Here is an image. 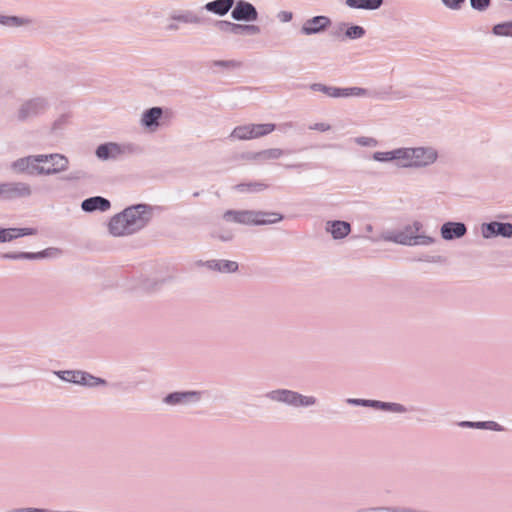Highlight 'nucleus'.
<instances>
[{
  "mask_svg": "<svg viewBox=\"0 0 512 512\" xmlns=\"http://www.w3.org/2000/svg\"><path fill=\"white\" fill-rule=\"evenodd\" d=\"M284 152L279 148H271L266 149L257 153H254L252 155V158L255 160H273V159H279Z\"/></svg>",
  "mask_w": 512,
  "mask_h": 512,
  "instance_id": "obj_28",
  "label": "nucleus"
},
{
  "mask_svg": "<svg viewBox=\"0 0 512 512\" xmlns=\"http://www.w3.org/2000/svg\"><path fill=\"white\" fill-rule=\"evenodd\" d=\"M330 224H337V225H340V224H348L347 222H344V221H333L331 222Z\"/></svg>",
  "mask_w": 512,
  "mask_h": 512,
  "instance_id": "obj_51",
  "label": "nucleus"
},
{
  "mask_svg": "<svg viewBox=\"0 0 512 512\" xmlns=\"http://www.w3.org/2000/svg\"><path fill=\"white\" fill-rule=\"evenodd\" d=\"M490 224L496 225V224H500V223L499 222H491Z\"/></svg>",
  "mask_w": 512,
  "mask_h": 512,
  "instance_id": "obj_53",
  "label": "nucleus"
},
{
  "mask_svg": "<svg viewBox=\"0 0 512 512\" xmlns=\"http://www.w3.org/2000/svg\"><path fill=\"white\" fill-rule=\"evenodd\" d=\"M414 153V148L397 149L396 160H399L404 167H413V164H410V162L413 161Z\"/></svg>",
  "mask_w": 512,
  "mask_h": 512,
  "instance_id": "obj_29",
  "label": "nucleus"
},
{
  "mask_svg": "<svg viewBox=\"0 0 512 512\" xmlns=\"http://www.w3.org/2000/svg\"><path fill=\"white\" fill-rule=\"evenodd\" d=\"M80 370H59L54 371V374L61 380L77 385L78 375Z\"/></svg>",
  "mask_w": 512,
  "mask_h": 512,
  "instance_id": "obj_30",
  "label": "nucleus"
},
{
  "mask_svg": "<svg viewBox=\"0 0 512 512\" xmlns=\"http://www.w3.org/2000/svg\"><path fill=\"white\" fill-rule=\"evenodd\" d=\"M325 233L331 235L335 240L342 239L349 235L351 226H324Z\"/></svg>",
  "mask_w": 512,
  "mask_h": 512,
  "instance_id": "obj_26",
  "label": "nucleus"
},
{
  "mask_svg": "<svg viewBox=\"0 0 512 512\" xmlns=\"http://www.w3.org/2000/svg\"><path fill=\"white\" fill-rule=\"evenodd\" d=\"M446 224L452 225V224H458L457 222H447Z\"/></svg>",
  "mask_w": 512,
  "mask_h": 512,
  "instance_id": "obj_52",
  "label": "nucleus"
},
{
  "mask_svg": "<svg viewBox=\"0 0 512 512\" xmlns=\"http://www.w3.org/2000/svg\"><path fill=\"white\" fill-rule=\"evenodd\" d=\"M355 512H395V508L391 507H370L357 509Z\"/></svg>",
  "mask_w": 512,
  "mask_h": 512,
  "instance_id": "obj_38",
  "label": "nucleus"
},
{
  "mask_svg": "<svg viewBox=\"0 0 512 512\" xmlns=\"http://www.w3.org/2000/svg\"><path fill=\"white\" fill-rule=\"evenodd\" d=\"M265 396L271 401L283 403L294 408L311 407L317 404L316 397L306 396L289 389L272 390L266 393Z\"/></svg>",
  "mask_w": 512,
  "mask_h": 512,
  "instance_id": "obj_3",
  "label": "nucleus"
},
{
  "mask_svg": "<svg viewBox=\"0 0 512 512\" xmlns=\"http://www.w3.org/2000/svg\"><path fill=\"white\" fill-rule=\"evenodd\" d=\"M330 23V20L325 16H316L311 20H308L303 28V33L309 35L313 33H317L327 27Z\"/></svg>",
  "mask_w": 512,
  "mask_h": 512,
  "instance_id": "obj_14",
  "label": "nucleus"
},
{
  "mask_svg": "<svg viewBox=\"0 0 512 512\" xmlns=\"http://www.w3.org/2000/svg\"><path fill=\"white\" fill-rule=\"evenodd\" d=\"M220 26H221L222 30H229L235 34H242L244 32H252V33L258 32V28L254 25H240V24H234V23H230V22H221Z\"/></svg>",
  "mask_w": 512,
  "mask_h": 512,
  "instance_id": "obj_22",
  "label": "nucleus"
},
{
  "mask_svg": "<svg viewBox=\"0 0 512 512\" xmlns=\"http://www.w3.org/2000/svg\"><path fill=\"white\" fill-rule=\"evenodd\" d=\"M397 156V149L389 152H376L373 156V158L377 161H390V160H396Z\"/></svg>",
  "mask_w": 512,
  "mask_h": 512,
  "instance_id": "obj_35",
  "label": "nucleus"
},
{
  "mask_svg": "<svg viewBox=\"0 0 512 512\" xmlns=\"http://www.w3.org/2000/svg\"><path fill=\"white\" fill-rule=\"evenodd\" d=\"M5 512H46L45 508H36V507H24V508H15Z\"/></svg>",
  "mask_w": 512,
  "mask_h": 512,
  "instance_id": "obj_41",
  "label": "nucleus"
},
{
  "mask_svg": "<svg viewBox=\"0 0 512 512\" xmlns=\"http://www.w3.org/2000/svg\"><path fill=\"white\" fill-rule=\"evenodd\" d=\"M482 236L487 239L498 236L497 226H482Z\"/></svg>",
  "mask_w": 512,
  "mask_h": 512,
  "instance_id": "obj_37",
  "label": "nucleus"
},
{
  "mask_svg": "<svg viewBox=\"0 0 512 512\" xmlns=\"http://www.w3.org/2000/svg\"><path fill=\"white\" fill-rule=\"evenodd\" d=\"M311 89L314 91H321L324 94L328 95L329 97H334V98L340 97V88H337V87H330V86H325L323 84L316 83V84L311 85Z\"/></svg>",
  "mask_w": 512,
  "mask_h": 512,
  "instance_id": "obj_31",
  "label": "nucleus"
},
{
  "mask_svg": "<svg viewBox=\"0 0 512 512\" xmlns=\"http://www.w3.org/2000/svg\"><path fill=\"white\" fill-rule=\"evenodd\" d=\"M162 115L161 108L154 107L149 110H147L143 116H142V124L146 127H157L158 126V120L160 119Z\"/></svg>",
  "mask_w": 512,
  "mask_h": 512,
  "instance_id": "obj_21",
  "label": "nucleus"
},
{
  "mask_svg": "<svg viewBox=\"0 0 512 512\" xmlns=\"http://www.w3.org/2000/svg\"><path fill=\"white\" fill-rule=\"evenodd\" d=\"M224 220L226 222H236L240 224H275L282 221L283 217L278 213L227 211L224 215Z\"/></svg>",
  "mask_w": 512,
  "mask_h": 512,
  "instance_id": "obj_2",
  "label": "nucleus"
},
{
  "mask_svg": "<svg viewBox=\"0 0 512 512\" xmlns=\"http://www.w3.org/2000/svg\"><path fill=\"white\" fill-rule=\"evenodd\" d=\"M276 126L273 123L251 124L253 139L260 138L272 133Z\"/></svg>",
  "mask_w": 512,
  "mask_h": 512,
  "instance_id": "obj_27",
  "label": "nucleus"
},
{
  "mask_svg": "<svg viewBox=\"0 0 512 512\" xmlns=\"http://www.w3.org/2000/svg\"><path fill=\"white\" fill-rule=\"evenodd\" d=\"M383 0H346L351 8L374 10L382 5Z\"/></svg>",
  "mask_w": 512,
  "mask_h": 512,
  "instance_id": "obj_23",
  "label": "nucleus"
},
{
  "mask_svg": "<svg viewBox=\"0 0 512 512\" xmlns=\"http://www.w3.org/2000/svg\"><path fill=\"white\" fill-rule=\"evenodd\" d=\"M61 254V250L58 248H47L40 252H21L22 259L25 260H38L44 258H56Z\"/></svg>",
  "mask_w": 512,
  "mask_h": 512,
  "instance_id": "obj_17",
  "label": "nucleus"
},
{
  "mask_svg": "<svg viewBox=\"0 0 512 512\" xmlns=\"http://www.w3.org/2000/svg\"><path fill=\"white\" fill-rule=\"evenodd\" d=\"M234 0H216L206 4V9L219 15L226 14L233 6Z\"/></svg>",
  "mask_w": 512,
  "mask_h": 512,
  "instance_id": "obj_20",
  "label": "nucleus"
},
{
  "mask_svg": "<svg viewBox=\"0 0 512 512\" xmlns=\"http://www.w3.org/2000/svg\"><path fill=\"white\" fill-rule=\"evenodd\" d=\"M31 189L24 183H3L0 184V199L12 200L27 197Z\"/></svg>",
  "mask_w": 512,
  "mask_h": 512,
  "instance_id": "obj_8",
  "label": "nucleus"
},
{
  "mask_svg": "<svg viewBox=\"0 0 512 512\" xmlns=\"http://www.w3.org/2000/svg\"><path fill=\"white\" fill-rule=\"evenodd\" d=\"M498 236L510 238L512 236V226H497Z\"/></svg>",
  "mask_w": 512,
  "mask_h": 512,
  "instance_id": "obj_40",
  "label": "nucleus"
},
{
  "mask_svg": "<svg viewBox=\"0 0 512 512\" xmlns=\"http://www.w3.org/2000/svg\"><path fill=\"white\" fill-rule=\"evenodd\" d=\"M365 31L360 26H352L347 29L346 36L348 38H360L364 35Z\"/></svg>",
  "mask_w": 512,
  "mask_h": 512,
  "instance_id": "obj_36",
  "label": "nucleus"
},
{
  "mask_svg": "<svg viewBox=\"0 0 512 512\" xmlns=\"http://www.w3.org/2000/svg\"><path fill=\"white\" fill-rule=\"evenodd\" d=\"M374 226H365L367 238L373 241L385 240L401 245L417 246L430 245L434 238L423 230V226H393L381 233V235H370Z\"/></svg>",
  "mask_w": 512,
  "mask_h": 512,
  "instance_id": "obj_1",
  "label": "nucleus"
},
{
  "mask_svg": "<svg viewBox=\"0 0 512 512\" xmlns=\"http://www.w3.org/2000/svg\"><path fill=\"white\" fill-rule=\"evenodd\" d=\"M471 6L477 10H484L489 6L490 0H470Z\"/></svg>",
  "mask_w": 512,
  "mask_h": 512,
  "instance_id": "obj_39",
  "label": "nucleus"
},
{
  "mask_svg": "<svg viewBox=\"0 0 512 512\" xmlns=\"http://www.w3.org/2000/svg\"><path fill=\"white\" fill-rule=\"evenodd\" d=\"M122 152L121 146L116 143L100 145L96 150L97 156L101 159L116 158L121 155Z\"/></svg>",
  "mask_w": 512,
  "mask_h": 512,
  "instance_id": "obj_16",
  "label": "nucleus"
},
{
  "mask_svg": "<svg viewBox=\"0 0 512 512\" xmlns=\"http://www.w3.org/2000/svg\"><path fill=\"white\" fill-rule=\"evenodd\" d=\"M230 137L237 140H252L251 124L237 126L233 129Z\"/></svg>",
  "mask_w": 512,
  "mask_h": 512,
  "instance_id": "obj_25",
  "label": "nucleus"
},
{
  "mask_svg": "<svg viewBox=\"0 0 512 512\" xmlns=\"http://www.w3.org/2000/svg\"><path fill=\"white\" fill-rule=\"evenodd\" d=\"M0 23L18 26L22 24V21H20L17 17H0Z\"/></svg>",
  "mask_w": 512,
  "mask_h": 512,
  "instance_id": "obj_42",
  "label": "nucleus"
},
{
  "mask_svg": "<svg viewBox=\"0 0 512 512\" xmlns=\"http://www.w3.org/2000/svg\"><path fill=\"white\" fill-rule=\"evenodd\" d=\"M367 90L360 87L340 88V97L364 96Z\"/></svg>",
  "mask_w": 512,
  "mask_h": 512,
  "instance_id": "obj_33",
  "label": "nucleus"
},
{
  "mask_svg": "<svg viewBox=\"0 0 512 512\" xmlns=\"http://www.w3.org/2000/svg\"><path fill=\"white\" fill-rule=\"evenodd\" d=\"M37 230L35 228H16V227H9V228H3L0 226V242H10L14 239H17L19 237L27 236V235H33L36 234Z\"/></svg>",
  "mask_w": 512,
  "mask_h": 512,
  "instance_id": "obj_10",
  "label": "nucleus"
},
{
  "mask_svg": "<svg viewBox=\"0 0 512 512\" xmlns=\"http://www.w3.org/2000/svg\"><path fill=\"white\" fill-rule=\"evenodd\" d=\"M395 512H414V509L395 508Z\"/></svg>",
  "mask_w": 512,
  "mask_h": 512,
  "instance_id": "obj_49",
  "label": "nucleus"
},
{
  "mask_svg": "<svg viewBox=\"0 0 512 512\" xmlns=\"http://www.w3.org/2000/svg\"><path fill=\"white\" fill-rule=\"evenodd\" d=\"M110 208V202L102 197H92L82 202V209L88 212L100 210L106 211Z\"/></svg>",
  "mask_w": 512,
  "mask_h": 512,
  "instance_id": "obj_15",
  "label": "nucleus"
},
{
  "mask_svg": "<svg viewBox=\"0 0 512 512\" xmlns=\"http://www.w3.org/2000/svg\"><path fill=\"white\" fill-rule=\"evenodd\" d=\"M77 381H78L77 385H81V386H85V387H89V388L107 384L105 379L96 377V376H94L86 371H82V370L79 371Z\"/></svg>",
  "mask_w": 512,
  "mask_h": 512,
  "instance_id": "obj_18",
  "label": "nucleus"
},
{
  "mask_svg": "<svg viewBox=\"0 0 512 512\" xmlns=\"http://www.w3.org/2000/svg\"><path fill=\"white\" fill-rule=\"evenodd\" d=\"M202 392L200 391H177L167 394L163 402L167 405H187L200 401Z\"/></svg>",
  "mask_w": 512,
  "mask_h": 512,
  "instance_id": "obj_7",
  "label": "nucleus"
},
{
  "mask_svg": "<svg viewBox=\"0 0 512 512\" xmlns=\"http://www.w3.org/2000/svg\"><path fill=\"white\" fill-rule=\"evenodd\" d=\"M347 403L353 406L370 407L376 410H382L392 413L402 414L409 411V409L406 406L395 402H383L379 400L348 398Z\"/></svg>",
  "mask_w": 512,
  "mask_h": 512,
  "instance_id": "obj_6",
  "label": "nucleus"
},
{
  "mask_svg": "<svg viewBox=\"0 0 512 512\" xmlns=\"http://www.w3.org/2000/svg\"><path fill=\"white\" fill-rule=\"evenodd\" d=\"M207 233L210 240L217 243L231 242L237 236V230L230 226H209Z\"/></svg>",
  "mask_w": 512,
  "mask_h": 512,
  "instance_id": "obj_9",
  "label": "nucleus"
},
{
  "mask_svg": "<svg viewBox=\"0 0 512 512\" xmlns=\"http://www.w3.org/2000/svg\"><path fill=\"white\" fill-rule=\"evenodd\" d=\"M209 262V260H206V261H203V260H197L195 263H194V266L196 267H205L207 268V263Z\"/></svg>",
  "mask_w": 512,
  "mask_h": 512,
  "instance_id": "obj_48",
  "label": "nucleus"
},
{
  "mask_svg": "<svg viewBox=\"0 0 512 512\" xmlns=\"http://www.w3.org/2000/svg\"><path fill=\"white\" fill-rule=\"evenodd\" d=\"M413 166H425L433 163L437 158V153L431 148H414Z\"/></svg>",
  "mask_w": 512,
  "mask_h": 512,
  "instance_id": "obj_13",
  "label": "nucleus"
},
{
  "mask_svg": "<svg viewBox=\"0 0 512 512\" xmlns=\"http://www.w3.org/2000/svg\"><path fill=\"white\" fill-rule=\"evenodd\" d=\"M4 259H11V260H21V252L17 253H5L2 255Z\"/></svg>",
  "mask_w": 512,
  "mask_h": 512,
  "instance_id": "obj_45",
  "label": "nucleus"
},
{
  "mask_svg": "<svg viewBox=\"0 0 512 512\" xmlns=\"http://www.w3.org/2000/svg\"><path fill=\"white\" fill-rule=\"evenodd\" d=\"M311 129L318 130L321 132L328 131L330 129V125L327 123H316L310 127Z\"/></svg>",
  "mask_w": 512,
  "mask_h": 512,
  "instance_id": "obj_44",
  "label": "nucleus"
},
{
  "mask_svg": "<svg viewBox=\"0 0 512 512\" xmlns=\"http://www.w3.org/2000/svg\"><path fill=\"white\" fill-rule=\"evenodd\" d=\"M458 426L462 428L474 429V421H460L458 422Z\"/></svg>",
  "mask_w": 512,
  "mask_h": 512,
  "instance_id": "obj_46",
  "label": "nucleus"
},
{
  "mask_svg": "<svg viewBox=\"0 0 512 512\" xmlns=\"http://www.w3.org/2000/svg\"><path fill=\"white\" fill-rule=\"evenodd\" d=\"M207 264L208 270L223 274L235 273L239 268L236 261L226 259H211Z\"/></svg>",
  "mask_w": 512,
  "mask_h": 512,
  "instance_id": "obj_11",
  "label": "nucleus"
},
{
  "mask_svg": "<svg viewBox=\"0 0 512 512\" xmlns=\"http://www.w3.org/2000/svg\"><path fill=\"white\" fill-rule=\"evenodd\" d=\"M443 3L449 8H458L465 0H442Z\"/></svg>",
  "mask_w": 512,
  "mask_h": 512,
  "instance_id": "obj_43",
  "label": "nucleus"
},
{
  "mask_svg": "<svg viewBox=\"0 0 512 512\" xmlns=\"http://www.w3.org/2000/svg\"><path fill=\"white\" fill-rule=\"evenodd\" d=\"M466 232L467 226H441V236L445 240L461 238Z\"/></svg>",
  "mask_w": 512,
  "mask_h": 512,
  "instance_id": "obj_19",
  "label": "nucleus"
},
{
  "mask_svg": "<svg viewBox=\"0 0 512 512\" xmlns=\"http://www.w3.org/2000/svg\"><path fill=\"white\" fill-rule=\"evenodd\" d=\"M28 162L35 163V168L40 173L51 174L63 171L67 168L68 160L60 154H52L49 156L29 157Z\"/></svg>",
  "mask_w": 512,
  "mask_h": 512,
  "instance_id": "obj_5",
  "label": "nucleus"
},
{
  "mask_svg": "<svg viewBox=\"0 0 512 512\" xmlns=\"http://www.w3.org/2000/svg\"><path fill=\"white\" fill-rule=\"evenodd\" d=\"M257 15V11L253 5L242 1L238 2L232 11V17L235 20H256Z\"/></svg>",
  "mask_w": 512,
  "mask_h": 512,
  "instance_id": "obj_12",
  "label": "nucleus"
},
{
  "mask_svg": "<svg viewBox=\"0 0 512 512\" xmlns=\"http://www.w3.org/2000/svg\"><path fill=\"white\" fill-rule=\"evenodd\" d=\"M35 107V104L33 103H28L22 110H21V117L22 118H25L28 113H27V110L30 109V108H34Z\"/></svg>",
  "mask_w": 512,
  "mask_h": 512,
  "instance_id": "obj_47",
  "label": "nucleus"
},
{
  "mask_svg": "<svg viewBox=\"0 0 512 512\" xmlns=\"http://www.w3.org/2000/svg\"><path fill=\"white\" fill-rule=\"evenodd\" d=\"M153 208L146 204H138L126 208L122 213L112 218L110 224H137L149 222L152 219Z\"/></svg>",
  "mask_w": 512,
  "mask_h": 512,
  "instance_id": "obj_4",
  "label": "nucleus"
},
{
  "mask_svg": "<svg viewBox=\"0 0 512 512\" xmlns=\"http://www.w3.org/2000/svg\"><path fill=\"white\" fill-rule=\"evenodd\" d=\"M474 429H485V430H491V431H497L501 432L504 431L505 428L498 424L495 421H477L474 422Z\"/></svg>",
  "mask_w": 512,
  "mask_h": 512,
  "instance_id": "obj_32",
  "label": "nucleus"
},
{
  "mask_svg": "<svg viewBox=\"0 0 512 512\" xmlns=\"http://www.w3.org/2000/svg\"><path fill=\"white\" fill-rule=\"evenodd\" d=\"M441 259H442L441 256H433L428 261H430V262H440Z\"/></svg>",
  "mask_w": 512,
  "mask_h": 512,
  "instance_id": "obj_50",
  "label": "nucleus"
},
{
  "mask_svg": "<svg viewBox=\"0 0 512 512\" xmlns=\"http://www.w3.org/2000/svg\"><path fill=\"white\" fill-rule=\"evenodd\" d=\"M142 226H108V233L114 237L129 236L139 232Z\"/></svg>",
  "mask_w": 512,
  "mask_h": 512,
  "instance_id": "obj_24",
  "label": "nucleus"
},
{
  "mask_svg": "<svg viewBox=\"0 0 512 512\" xmlns=\"http://www.w3.org/2000/svg\"><path fill=\"white\" fill-rule=\"evenodd\" d=\"M493 33L498 36H512V23H504L494 26Z\"/></svg>",
  "mask_w": 512,
  "mask_h": 512,
  "instance_id": "obj_34",
  "label": "nucleus"
}]
</instances>
